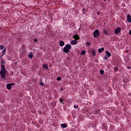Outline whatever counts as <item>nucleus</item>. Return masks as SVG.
Instances as JSON below:
<instances>
[{"instance_id": "f257e3e1", "label": "nucleus", "mask_w": 131, "mask_h": 131, "mask_svg": "<svg viewBox=\"0 0 131 131\" xmlns=\"http://www.w3.org/2000/svg\"><path fill=\"white\" fill-rule=\"evenodd\" d=\"M1 68L0 70V75L1 76V78L2 79L3 81H6V74H7V71L6 69L5 65L4 64L6 63V62L3 60V58L1 57Z\"/></svg>"}, {"instance_id": "f03ea898", "label": "nucleus", "mask_w": 131, "mask_h": 131, "mask_svg": "<svg viewBox=\"0 0 131 131\" xmlns=\"http://www.w3.org/2000/svg\"><path fill=\"white\" fill-rule=\"evenodd\" d=\"M100 33L98 29H96L93 32V37L97 38L100 37Z\"/></svg>"}, {"instance_id": "7ed1b4c3", "label": "nucleus", "mask_w": 131, "mask_h": 131, "mask_svg": "<svg viewBox=\"0 0 131 131\" xmlns=\"http://www.w3.org/2000/svg\"><path fill=\"white\" fill-rule=\"evenodd\" d=\"M121 31V29L120 27H117L115 31H114V33H115V35H118L119 33H120Z\"/></svg>"}, {"instance_id": "20e7f679", "label": "nucleus", "mask_w": 131, "mask_h": 131, "mask_svg": "<svg viewBox=\"0 0 131 131\" xmlns=\"http://www.w3.org/2000/svg\"><path fill=\"white\" fill-rule=\"evenodd\" d=\"M70 43L72 46H75V45H77V43H78V41H77L76 40H72V41H71Z\"/></svg>"}, {"instance_id": "39448f33", "label": "nucleus", "mask_w": 131, "mask_h": 131, "mask_svg": "<svg viewBox=\"0 0 131 131\" xmlns=\"http://www.w3.org/2000/svg\"><path fill=\"white\" fill-rule=\"evenodd\" d=\"M102 34H103L105 36H108V31L105 29H103L102 30Z\"/></svg>"}, {"instance_id": "423d86ee", "label": "nucleus", "mask_w": 131, "mask_h": 131, "mask_svg": "<svg viewBox=\"0 0 131 131\" xmlns=\"http://www.w3.org/2000/svg\"><path fill=\"white\" fill-rule=\"evenodd\" d=\"M71 49H69V48H64L63 49V51L66 53H69V50H70Z\"/></svg>"}, {"instance_id": "0eeeda50", "label": "nucleus", "mask_w": 131, "mask_h": 131, "mask_svg": "<svg viewBox=\"0 0 131 131\" xmlns=\"http://www.w3.org/2000/svg\"><path fill=\"white\" fill-rule=\"evenodd\" d=\"M28 56L30 59H32V58H33V54L32 53V52H30L29 54L28 55Z\"/></svg>"}, {"instance_id": "6e6552de", "label": "nucleus", "mask_w": 131, "mask_h": 131, "mask_svg": "<svg viewBox=\"0 0 131 131\" xmlns=\"http://www.w3.org/2000/svg\"><path fill=\"white\" fill-rule=\"evenodd\" d=\"M43 68L47 70V71H49V68H48V64H43Z\"/></svg>"}, {"instance_id": "1a4fd4ad", "label": "nucleus", "mask_w": 131, "mask_h": 131, "mask_svg": "<svg viewBox=\"0 0 131 131\" xmlns=\"http://www.w3.org/2000/svg\"><path fill=\"white\" fill-rule=\"evenodd\" d=\"M73 38L75 40H79V36L77 34L74 35Z\"/></svg>"}, {"instance_id": "9d476101", "label": "nucleus", "mask_w": 131, "mask_h": 131, "mask_svg": "<svg viewBox=\"0 0 131 131\" xmlns=\"http://www.w3.org/2000/svg\"><path fill=\"white\" fill-rule=\"evenodd\" d=\"M105 53L106 54V55L105 56H107L108 58H110L112 56V54L108 51H105Z\"/></svg>"}, {"instance_id": "9b49d317", "label": "nucleus", "mask_w": 131, "mask_h": 131, "mask_svg": "<svg viewBox=\"0 0 131 131\" xmlns=\"http://www.w3.org/2000/svg\"><path fill=\"white\" fill-rule=\"evenodd\" d=\"M64 48L71 49H72V46L70 44H67Z\"/></svg>"}, {"instance_id": "f8f14e48", "label": "nucleus", "mask_w": 131, "mask_h": 131, "mask_svg": "<svg viewBox=\"0 0 131 131\" xmlns=\"http://www.w3.org/2000/svg\"><path fill=\"white\" fill-rule=\"evenodd\" d=\"M104 50V49L103 47H102L101 48V49H98V52L99 53H101L102 52H103Z\"/></svg>"}, {"instance_id": "ddd939ff", "label": "nucleus", "mask_w": 131, "mask_h": 131, "mask_svg": "<svg viewBox=\"0 0 131 131\" xmlns=\"http://www.w3.org/2000/svg\"><path fill=\"white\" fill-rule=\"evenodd\" d=\"M91 52L92 53L93 57H95V56L97 55V54L96 53V51L94 49H92L91 50Z\"/></svg>"}, {"instance_id": "4468645a", "label": "nucleus", "mask_w": 131, "mask_h": 131, "mask_svg": "<svg viewBox=\"0 0 131 131\" xmlns=\"http://www.w3.org/2000/svg\"><path fill=\"white\" fill-rule=\"evenodd\" d=\"M65 43L63 41L61 40L60 41H59V46H60V47H63Z\"/></svg>"}, {"instance_id": "2eb2a0df", "label": "nucleus", "mask_w": 131, "mask_h": 131, "mask_svg": "<svg viewBox=\"0 0 131 131\" xmlns=\"http://www.w3.org/2000/svg\"><path fill=\"white\" fill-rule=\"evenodd\" d=\"M6 48L4 49V50L2 51L3 55H1V58H2L3 56H4V55L6 54Z\"/></svg>"}, {"instance_id": "dca6fc26", "label": "nucleus", "mask_w": 131, "mask_h": 131, "mask_svg": "<svg viewBox=\"0 0 131 131\" xmlns=\"http://www.w3.org/2000/svg\"><path fill=\"white\" fill-rule=\"evenodd\" d=\"M7 90H11L12 85H10V84H7Z\"/></svg>"}, {"instance_id": "f3484780", "label": "nucleus", "mask_w": 131, "mask_h": 131, "mask_svg": "<svg viewBox=\"0 0 131 131\" xmlns=\"http://www.w3.org/2000/svg\"><path fill=\"white\" fill-rule=\"evenodd\" d=\"M68 126V125L66 124H61V127H62V128H67Z\"/></svg>"}, {"instance_id": "a211bd4d", "label": "nucleus", "mask_w": 131, "mask_h": 131, "mask_svg": "<svg viewBox=\"0 0 131 131\" xmlns=\"http://www.w3.org/2000/svg\"><path fill=\"white\" fill-rule=\"evenodd\" d=\"M126 20L127 21L128 23H131V17H126Z\"/></svg>"}, {"instance_id": "6ab92c4d", "label": "nucleus", "mask_w": 131, "mask_h": 131, "mask_svg": "<svg viewBox=\"0 0 131 131\" xmlns=\"http://www.w3.org/2000/svg\"><path fill=\"white\" fill-rule=\"evenodd\" d=\"M85 54H86L85 50H83L81 51V52H80V55H85Z\"/></svg>"}, {"instance_id": "aec40b11", "label": "nucleus", "mask_w": 131, "mask_h": 131, "mask_svg": "<svg viewBox=\"0 0 131 131\" xmlns=\"http://www.w3.org/2000/svg\"><path fill=\"white\" fill-rule=\"evenodd\" d=\"M118 71V68L117 67L114 68V72H117Z\"/></svg>"}, {"instance_id": "412c9836", "label": "nucleus", "mask_w": 131, "mask_h": 131, "mask_svg": "<svg viewBox=\"0 0 131 131\" xmlns=\"http://www.w3.org/2000/svg\"><path fill=\"white\" fill-rule=\"evenodd\" d=\"M59 102H60V103H63V101H64V99H62V97L60 98V99H59Z\"/></svg>"}, {"instance_id": "4be33fe9", "label": "nucleus", "mask_w": 131, "mask_h": 131, "mask_svg": "<svg viewBox=\"0 0 131 131\" xmlns=\"http://www.w3.org/2000/svg\"><path fill=\"white\" fill-rule=\"evenodd\" d=\"M4 49H5V46L1 45L0 46V50H4Z\"/></svg>"}, {"instance_id": "5701e85b", "label": "nucleus", "mask_w": 131, "mask_h": 131, "mask_svg": "<svg viewBox=\"0 0 131 131\" xmlns=\"http://www.w3.org/2000/svg\"><path fill=\"white\" fill-rule=\"evenodd\" d=\"M99 73H100L101 75H103L104 74V71L101 70L100 71H99Z\"/></svg>"}, {"instance_id": "b1692460", "label": "nucleus", "mask_w": 131, "mask_h": 131, "mask_svg": "<svg viewBox=\"0 0 131 131\" xmlns=\"http://www.w3.org/2000/svg\"><path fill=\"white\" fill-rule=\"evenodd\" d=\"M86 46H88V47L91 46V43L90 42H86Z\"/></svg>"}, {"instance_id": "393cba45", "label": "nucleus", "mask_w": 131, "mask_h": 131, "mask_svg": "<svg viewBox=\"0 0 131 131\" xmlns=\"http://www.w3.org/2000/svg\"><path fill=\"white\" fill-rule=\"evenodd\" d=\"M108 58H109V57H108V56H105V57L103 58V59L107 60H108Z\"/></svg>"}, {"instance_id": "a878e982", "label": "nucleus", "mask_w": 131, "mask_h": 131, "mask_svg": "<svg viewBox=\"0 0 131 131\" xmlns=\"http://www.w3.org/2000/svg\"><path fill=\"white\" fill-rule=\"evenodd\" d=\"M61 79L62 78H61V77H58L57 79V81H61Z\"/></svg>"}, {"instance_id": "bb28decb", "label": "nucleus", "mask_w": 131, "mask_h": 131, "mask_svg": "<svg viewBox=\"0 0 131 131\" xmlns=\"http://www.w3.org/2000/svg\"><path fill=\"white\" fill-rule=\"evenodd\" d=\"M39 84H40V85H41V86H43V85H45V84L43 83V82H40Z\"/></svg>"}, {"instance_id": "cd10ccee", "label": "nucleus", "mask_w": 131, "mask_h": 131, "mask_svg": "<svg viewBox=\"0 0 131 131\" xmlns=\"http://www.w3.org/2000/svg\"><path fill=\"white\" fill-rule=\"evenodd\" d=\"M74 107L75 110H76L78 108V105H74Z\"/></svg>"}, {"instance_id": "c85d7f7f", "label": "nucleus", "mask_w": 131, "mask_h": 131, "mask_svg": "<svg viewBox=\"0 0 131 131\" xmlns=\"http://www.w3.org/2000/svg\"><path fill=\"white\" fill-rule=\"evenodd\" d=\"M72 118L75 119L76 118V116L74 114H72Z\"/></svg>"}, {"instance_id": "c756f323", "label": "nucleus", "mask_w": 131, "mask_h": 131, "mask_svg": "<svg viewBox=\"0 0 131 131\" xmlns=\"http://www.w3.org/2000/svg\"><path fill=\"white\" fill-rule=\"evenodd\" d=\"M126 69H127L128 70H130V69H131V67L127 66V67H126Z\"/></svg>"}, {"instance_id": "7c9ffc66", "label": "nucleus", "mask_w": 131, "mask_h": 131, "mask_svg": "<svg viewBox=\"0 0 131 131\" xmlns=\"http://www.w3.org/2000/svg\"><path fill=\"white\" fill-rule=\"evenodd\" d=\"M7 84H10V85H11V86H13V85H15L14 83H12Z\"/></svg>"}, {"instance_id": "2f4dec72", "label": "nucleus", "mask_w": 131, "mask_h": 131, "mask_svg": "<svg viewBox=\"0 0 131 131\" xmlns=\"http://www.w3.org/2000/svg\"><path fill=\"white\" fill-rule=\"evenodd\" d=\"M34 42H37V39H34Z\"/></svg>"}, {"instance_id": "473e14b6", "label": "nucleus", "mask_w": 131, "mask_h": 131, "mask_svg": "<svg viewBox=\"0 0 131 131\" xmlns=\"http://www.w3.org/2000/svg\"><path fill=\"white\" fill-rule=\"evenodd\" d=\"M60 91H63V88H60Z\"/></svg>"}, {"instance_id": "72a5a7b5", "label": "nucleus", "mask_w": 131, "mask_h": 131, "mask_svg": "<svg viewBox=\"0 0 131 131\" xmlns=\"http://www.w3.org/2000/svg\"><path fill=\"white\" fill-rule=\"evenodd\" d=\"M100 11L97 12V14H98V15H100Z\"/></svg>"}, {"instance_id": "f704fd0d", "label": "nucleus", "mask_w": 131, "mask_h": 131, "mask_svg": "<svg viewBox=\"0 0 131 131\" xmlns=\"http://www.w3.org/2000/svg\"><path fill=\"white\" fill-rule=\"evenodd\" d=\"M127 17H130V14H127Z\"/></svg>"}, {"instance_id": "c9c22d12", "label": "nucleus", "mask_w": 131, "mask_h": 131, "mask_svg": "<svg viewBox=\"0 0 131 131\" xmlns=\"http://www.w3.org/2000/svg\"><path fill=\"white\" fill-rule=\"evenodd\" d=\"M129 35H131V30H129Z\"/></svg>"}, {"instance_id": "e433bc0d", "label": "nucleus", "mask_w": 131, "mask_h": 131, "mask_svg": "<svg viewBox=\"0 0 131 131\" xmlns=\"http://www.w3.org/2000/svg\"><path fill=\"white\" fill-rule=\"evenodd\" d=\"M126 53H128V50H126Z\"/></svg>"}, {"instance_id": "4c0bfd02", "label": "nucleus", "mask_w": 131, "mask_h": 131, "mask_svg": "<svg viewBox=\"0 0 131 131\" xmlns=\"http://www.w3.org/2000/svg\"><path fill=\"white\" fill-rule=\"evenodd\" d=\"M51 19L52 20L53 19L52 17H51Z\"/></svg>"}, {"instance_id": "58836bf2", "label": "nucleus", "mask_w": 131, "mask_h": 131, "mask_svg": "<svg viewBox=\"0 0 131 131\" xmlns=\"http://www.w3.org/2000/svg\"><path fill=\"white\" fill-rule=\"evenodd\" d=\"M65 18H66V17H64V18H63V19H65Z\"/></svg>"}, {"instance_id": "ea45409f", "label": "nucleus", "mask_w": 131, "mask_h": 131, "mask_svg": "<svg viewBox=\"0 0 131 131\" xmlns=\"http://www.w3.org/2000/svg\"><path fill=\"white\" fill-rule=\"evenodd\" d=\"M103 1H104V2H105L106 0H103Z\"/></svg>"}, {"instance_id": "a19ab883", "label": "nucleus", "mask_w": 131, "mask_h": 131, "mask_svg": "<svg viewBox=\"0 0 131 131\" xmlns=\"http://www.w3.org/2000/svg\"><path fill=\"white\" fill-rule=\"evenodd\" d=\"M56 103L55 102V105H56Z\"/></svg>"}, {"instance_id": "79ce46f5", "label": "nucleus", "mask_w": 131, "mask_h": 131, "mask_svg": "<svg viewBox=\"0 0 131 131\" xmlns=\"http://www.w3.org/2000/svg\"><path fill=\"white\" fill-rule=\"evenodd\" d=\"M129 55H130V53H129Z\"/></svg>"}, {"instance_id": "37998d69", "label": "nucleus", "mask_w": 131, "mask_h": 131, "mask_svg": "<svg viewBox=\"0 0 131 131\" xmlns=\"http://www.w3.org/2000/svg\"><path fill=\"white\" fill-rule=\"evenodd\" d=\"M130 51H131V49H130Z\"/></svg>"}]
</instances>
